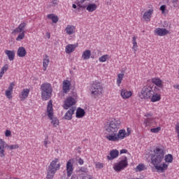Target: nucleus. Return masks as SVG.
<instances>
[{
  "label": "nucleus",
  "instance_id": "8",
  "mask_svg": "<svg viewBox=\"0 0 179 179\" xmlns=\"http://www.w3.org/2000/svg\"><path fill=\"white\" fill-rule=\"evenodd\" d=\"M47 113L51 122L55 128L59 125V120L57 117H54V109L52 108V101L50 100L48 103Z\"/></svg>",
  "mask_w": 179,
  "mask_h": 179
},
{
  "label": "nucleus",
  "instance_id": "33",
  "mask_svg": "<svg viewBox=\"0 0 179 179\" xmlns=\"http://www.w3.org/2000/svg\"><path fill=\"white\" fill-rule=\"evenodd\" d=\"M85 110L82 109V108H78L76 111V117L77 118H83L85 117Z\"/></svg>",
  "mask_w": 179,
  "mask_h": 179
},
{
  "label": "nucleus",
  "instance_id": "14",
  "mask_svg": "<svg viewBox=\"0 0 179 179\" xmlns=\"http://www.w3.org/2000/svg\"><path fill=\"white\" fill-rule=\"evenodd\" d=\"M8 143L2 138H0V157L3 159L6 155L5 154V149L8 148Z\"/></svg>",
  "mask_w": 179,
  "mask_h": 179
},
{
  "label": "nucleus",
  "instance_id": "48",
  "mask_svg": "<svg viewBox=\"0 0 179 179\" xmlns=\"http://www.w3.org/2000/svg\"><path fill=\"white\" fill-rule=\"evenodd\" d=\"M80 171H81V173H87V168L81 167Z\"/></svg>",
  "mask_w": 179,
  "mask_h": 179
},
{
  "label": "nucleus",
  "instance_id": "37",
  "mask_svg": "<svg viewBox=\"0 0 179 179\" xmlns=\"http://www.w3.org/2000/svg\"><path fill=\"white\" fill-rule=\"evenodd\" d=\"M146 166L143 164H139L136 167V171H143L144 170H146Z\"/></svg>",
  "mask_w": 179,
  "mask_h": 179
},
{
  "label": "nucleus",
  "instance_id": "56",
  "mask_svg": "<svg viewBox=\"0 0 179 179\" xmlns=\"http://www.w3.org/2000/svg\"><path fill=\"white\" fill-rule=\"evenodd\" d=\"M78 6H79V8H86V6H81L80 4H78Z\"/></svg>",
  "mask_w": 179,
  "mask_h": 179
},
{
  "label": "nucleus",
  "instance_id": "2",
  "mask_svg": "<svg viewBox=\"0 0 179 179\" xmlns=\"http://www.w3.org/2000/svg\"><path fill=\"white\" fill-rule=\"evenodd\" d=\"M151 156V164L154 166L157 173H164L169 169V164L163 163L164 159V148L162 147H155Z\"/></svg>",
  "mask_w": 179,
  "mask_h": 179
},
{
  "label": "nucleus",
  "instance_id": "52",
  "mask_svg": "<svg viewBox=\"0 0 179 179\" xmlns=\"http://www.w3.org/2000/svg\"><path fill=\"white\" fill-rule=\"evenodd\" d=\"M43 145L46 148H48V140H45L43 142Z\"/></svg>",
  "mask_w": 179,
  "mask_h": 179
},
{
  "label": "nucleus",
  "instance_id": "55",
  "mask_svg": "<svg viewBox=\"0 0 179 179\" xmlns=\"http://www.w3.org/2000/svg\"><path fill=\"white\" fill-rule=\"evenodd\" d=\"M173 87H174L175 89H177L178 90H179V85H173Z\"/></svg>",
  "mask_w": 179,
  "mask_h": 179
},
{
  "label": "nucleus",
  "instance_id": "47",
  "mask_svg": "<svg viewBox=\"0 0 179 179\" xmlns=\"http://www.w3.org/2000/svg\"><path fill=\"white\" fill-rule=\"evenodd\" d=\"M10 135H12V132L10 131V130H6L5 136L6 137H9L10 136Z\"/></svg>",
  "mask_w": 179,
  "mask_h": 179
},
{
  "label": "nucleus",
  "instance_id": "39",
  "mask_svg": "<svg viewBox=\"0 0 179 179\" xmlns=\"http://www.w3.org/2000/svg\"><path fill=\"white\" fill-rule=\"evenodd\" d=\"M161 131H162V127H160L150 129V132H152V134H159Z\"/></svg>",
  "mask_w": 179,
  "mask_h": 179
},
{
  "label": "nucleus",
  "instance_id": "38",
  "mask_svg": "<svg viewBox=\"0 0 179 179\" xmlns=\"http://www.w3.org/2000/svg\"><path fill=\"white\" fill-rule=\"evenodd\" d=\"M8 69H9V64H4L1 69L0 73L3 76V75H5V72H6Z\"/></svg>",
  "mask_w": 179,
  "mask_h": 179
},
{
  "label": "nucleus",
  "instance_id": "1",
  "mask_svg": "<svg viewBox=\"0 0 179 179\" xmlns=\"http://www.w3.org/2000/svg\"><path fill=\"white\" fill-rule=\"evenodd\" d=\"M152 83L155 86L147 84L138 93V96L141 100H150L152 103H156L162 100V94L160 89L164 87L163 80L158 77H155L151 79Z\"/></svg>",
  "mask_w": 179,
  "mask_h": 179
},
{
  "label": "nucleus",
  "instance_id": "53",
  "mask_svg": "<svg viewBox=\"0 0 179 179\" xmlns=\"http://www.w3.org/2000/svg\"><path fill=\"white\" fill-rule=\"evenodd\" d=\"M83 163H85V162L83 161V159H82L81 158H80V159H78V164H79L80 166H82V165H83Z\"/></svg>",
  "mask_w": 179,
  "mask_h": 179
},
{
  "label": "nucleus",
  "instance_id": "31",
  "mask_svg": "<svg viewBox=\"0 0 179 179\" xmlns=\"http://www.w3.org/2000/svg\"><path fill=\"white\" fill-rule=\"evenodd\" d=\"M55 173H57L55 171L50 169V168H48L46 179L54 178V176H55Z\"/></svg>",
  "mask_w": 179,
  "mask_h": 179
},
{
  "label": "nucleus",
  "instance_id": "5",
  "mask_svg": "<svg viewBox=\"0 0 179 179\" xmlns=\"http://www.w3.org/2000/svg\"><path fill=\"white\" fill-rule=\"evenodd\" d=\"M127 137V131L124 129H120L117 133L105 136L106 139L109 142H120V141H122V139H125Z\"/></svg>",
  "mask_w": 179,
  "mask_h": 179
},
{
  "label": "nucleus",
  "instance_id": "50",
  "mask_svg": "<svg viewBox=\"0 0 179 179\" xmlns=\"http://www.w3.org/2000/svg\"><path fill=\"white\" fill-rule=\"evenodd\" d=\"M124 153H128V150L122 149L120 150V155H124Z\"/></svg>",
  "mask_w": 179,
  "mask_h": 179
},
{
  "label": "nucleus",
  "instance_id": "42",
  "mask_svg": "<svg viewBox=\"0 0 179 179\" xmlns=\"http://www.w3.org/2000/svg\"><path fill=\"white\" fill-rule=\"evenodd\" d=\"M95 167L96 169H103V167H104V164L101 163V162H96L95 163Z\"/></svg>",
  "mask_w": 179,
  "mask_h": 179
},
{
  "label": "nucleus",
  "instance_id": "6",
  "mask_svg": "<svg viewBox=\"0 0 179 179\" xmlns=\"http://www.w3.org/2000/svg\"><path fill=\"white\" fill-rule=\"evenodd\" d=\"M42 100L47 101L52 96V86L48 83H44L41 85Z\"/></svg>",
  "mask_w": 179,
  "mask_h": 179
},
{
  "label": "nucleus",
  "instance_id": "34",
  "mask_svg": "<svg viewBox=\"0 0 179 179\" xmlns=\"http://www.w3.org/2000/svg\"><path fill=\"white\" fill-rule=\"evenodd\" d=\"M48 19H50L52 21L53 23H57L59 18L58 16L54 15V14H49L47 15Z\"/></svg>",
  "mask_w": 179,
  "mask_h": 179
},
{
  "label": "nucleus",
  "instance_id": "40",
  "mask_svg": "<svg viewBox=\"0 0 179 179\" xmlns=\"http://www.w3.org/2000/svg\"><path fill=\"white\" fill-rule=\"evenodd\" d=\"M159 9L162 11V15H166V13H169V10L166 9V5L161 6Z\"/></svg>",
  "mask_w": 179,
  "mask_h": 179
},
{
  "label": "nucleus",
  "instance_id": "46",
  "mask_svg": "<svg viewBox=\"0 0 179 179\" xmlns=\"http://www.w3.org/2000/svg\"><path fill=\"white\" fill-rule=\"evenodd\" d=\"M51 3L52 6H57L58 5V0H51Z\"/></svg>",
  "mask_w": 179,
  "mask_h": 179
},
{
  "label": "nucleus",
  "instance_id": "10",
  "mask_svg": "<svg viewBox=\"0 0 179 179\" xmlns=\"http://www.w3.org/2000/svg\"><path fill=\"white\" fill-rule=\"evenodd\" d=\"M128 167V158L124 157V159H122L120 162L114 165L113 169L115 171H122L124 169Z\"/></svg>",
  "mask_w": 179,
  "mask_h": 179
},
{
  "label": "nucleus",
  "instance_id": "25",
  "mask_svg": "<svg viewBox=\"0 0 179 179\" xmlns=\"http://www.w3.org/2000/svg\"><path fill=\"white\" fill-rule=\"evenodd\" d=\"M17 57H20V58H24V57L27 55V51L26 50V48H24L23 46L18 48L17 50Z\"/></svg>",
  "mask_w": 179,
  "mask_h": 179
},
{
  "label": "nucleus",
  "instance_id": "44",
  "mask_svg": "<svg viewBox=\"0 0 179 179\" xmlns=\"http://www.w3.org/2000/svg\"><path fill=\"white\" fill-rule=\"evenodd\" d=\"M173 8H178V0H172L171 1Z\"/></svg>",
  "mask_w": 179,
  "mask_h": 179
},
{
  "label": "nucleus",
  "instance_id": "19",
  "mask_svg": "<svg viewBox=\"0 0 179 179\" xmlns=\"http://www.w3.org/2000/svg\"><path fill=\"white\" fill-rule=\"evenodd\" d=\"M64 31L66 34L68 36H73L75 33H76V26L72 25V24H68L65 29Z\"/></svg>",
  "mask_w": 179,
  "mask_h": 179
},
{
  "label": "nucleus",
  "instance_id": "58",
  "mask_svg": "<svg viewBox=\"0 0 179 179\" xmlns=\"http://www.w3.org/2000/svg\"><path fill=\"white\" fill-rule=\"evenodd\" d=\"M86 1H87V0H81L80 2V3H84V2Z\"/></svg>",
  "mask_w": 179,
  "mask_h": 179
},
{
  "label": "nucleus",
  "instance_id": "29",
  "mask_svg": "<svg viewBox=\"0 0 179 179\" xmlns=\"http://www.w3.org/2000/svg\"><path fill=\"white\" fill-rule=\"evenodd\" d=\"M97 10V5L94 3H90L86 6V10L92 13Z\"/></svg>",
  "mask_w": 179,
  "mask_h": 179
},
{
  "label": "nucleus",
  "instance_id": "36",
  "mask_svg": "<svg viewBox=\"0 0 179 179\" xmlns=\"http://www.w3.org/2000/svg\"><path fill=\"white\" fill-rule=\"evenodd\" d=\"M111 57L108 55H103L101 57L99 58V62H106V61H109Z\"/></svg>",
  "mask_w": 179,
  "mask_h": 179
},
{
  "label": "nucleus",
  "instance_id": "24",
  "mask_svg": "<svg viewBox=\"0 0 179 179\" xmlns=\"http://www.w3.org/2000/svg\"><path fill=\"white\" fill-rule=\"evenodd\" d=\"M120 155V151L118 150H112L110 151L109 155L107 156L108 160H114Z\"/></svg>",
  "mask_w": 179,
  "mask_h": 179
},
{
  "label": "nucleus",
  "instance_id": "59",
  "mask_svg": "<svg viewBox=\"0 0 179 179\" xmlns=\"http://www.w3.org/2000/svg\"><path fill=\"white\" fill-rule=\"evenodd\" d=\"M3 76L0 73V79H2V77H3Z\"/></svg>",
  "mask_w": 179,
  "mask_h": 179
},
{
  "label": "nucleus",
  "instance_id": "18",
  "mask_svg": "<svg viewBox=\"0 0 179 179\" xmlns=\"http://www.w3.org/2000/svg\"><path fill=\"white\" fill-rule=\"evenodd\" d=\"M13 87H15V83L12 82L10 83L8 90L5 92L6 97H7L8 100L12 99V98L13 97L12 96V94H13Z\"/></svg>",
  "mask_w": 179,
  "mask_h": 179
},
{
  "label": "nucleus",
  "instance_id": "21",
  "mask_svg": "<svg viewBox=\"0 0 179 179\" xmlns=\"http://www.w3.org/2000/svg\"><path fill=\"white\" fill-rule=\"evenodd\" d=\"M71 179H93V177L87 173H81L79 175H73Z\"/></svg>",
  "mask_w": 179,
  "mask_h": 179
},
{
  "label": "nucleus",
  "instance_id": "51",
  "mask_svg": "<svg viewBox=\"0 0 179 179\" xmlns=\"http://www.w3.org/2000/svg\"><path fill=\"white\" fill-rule=\"evenodd\" d=\"M131 42H132V44H136L137 42H136V36H133L132 39H131Z\"/></svg>",
  "mask_w": 179,
  "mask_h": 179
},
{
  "label": "nucleus",
  "instance_id": "35",
  "mask_svg": "<svg viewBox=\"0 0 179 179\" xmlns=\"http://www.w3.org/2000/svg\"><path fill=\"white\" fill-rule=\"evenodd\" d=\"M173 160H174V158L173 157V155L171 154H168L165 155L164 161L166 164H167V163H171Z\"/></svg>",
  "mask_w": 179,
  "mask_h": 179
},
{
  "label": "nucleus",
  "instance_id": "26",
  "mask_svg": "<svg viewBox=\"0 0 179 179\" xmlns=\"http://www.w3.org/2000/svg\"><path fill=\"white\" fill-rule=\"evenodd\" d=\"M143 124L145 127H155L156 121L152 117H147L144 120Z\"/></svg>",
  "mask_w": 179,
  "mask_h": 179
},
{
  "label": "nucleus",
  "instance_id": "28",
  "mask_svg": "<svg viewBox=\"0 0 179 179\" xmlns=\"http://www.w3.org/2000/svg\"><path fill=\"white\" fill-rule=\"evenodd\" d=\"M4 52L6 55H7L9 61H13L15 59V50H6Z\"/></svg>",
  "mask_w": 179,
  "mask_h": 179
},
{
  "label": "nucleus",
  "instance_id": "17",
  "mask_svg": "<svg viewBox=\"0 0 179 179\" xmlns=\"http://www.w3.org/2000/svg\"><path fill=\"white\" fill-rule=\"evenodd\" d=\"M71 81L69 80H64L62 82V91L63 94H67V93H69V90H71Z\"/></svg>",
  "mask_w": 179,
  "mask_h": 179
},
{
  "label": "nucleus",
  "instance_id": "23",
  "mask_svg": "<svg viewBox=\"0 0 179 179\" xmlns=\"http://www.w3.org/2000/svg\"><path fill=\"white\" fill-rule=\"evenodd\" d=\"M76 110V107L72 106L64 115V120H72V115H73V113Z\"/></svg>",
  "mask_w": 179,
  "mask_h": 179
},
{
  "label": "nucleus",
  "instance_id": "20",
  "mask_svg": "<svg viewBox=\"0 0 179 179\" xmlns=\"http://www.w3.org/2000/svg\"><path fill=\"white\" fill-rule=\"evenodd\" d=\"M29 94H30V90L27 88L23 89L18 95L20 101H24L29 97Z\"/></svg>",
  "mask_w": 179,
  "mask_h": 179
},
{
  "label": "nucleus",
  "instance_id": "43",
  "mask_svg": "<svg viewBox=\"0 0 179 179\" xmlns=\"http://www.w3.org/2000/svg\"><path fill=\"white\" fill-rule=\"evenodd\" d=\"M132 50L134 54H136V51H138V43H133Z\"/></svg>",
  "mask_w": 179,
  "mask_h": 179
},
{
  "label": "nucleus",
  "instance_id": "4",
  "mask_svg": "<svg viewBox=\"0 0 179 179\" xmlns=\"http://www.w3.org/2000/svg\"><path fill=\"white\" fill-rule=\"evenodd\" d=\"M90 92L92 99H100V96L103 95V85L100 82L95 81L91 84Z\"/></svg>",
  "mask_w": 179,
  "mask_h": 179
},
{
  "label": "nucleus",
  "instance_id": "7",
  "mask_svg": "<svg viewBox=\"0 0 179 179\" xmlns=\"http://www.w3.org/2000/svg\"><path fill=\"white\" fill-rule=\"evenodd\" d=\"M27 26V22H21L19 25L18 27L15 28L13 29L12 31L11 34H16L17 33H20L18 34L17 37L16 38V41H22L25 37V31L24 29H26V27Z\"/></svg>",
  "mask_w": 179,
  "mask_h": 179
},
{
  "label": "nucleus",
  "instance_id": "13",
  "mask_svg": "<svg viewBox=\"0 0 179 179\" xmlns=\"http://www.w3.org/2000/svg\"><path fill=\"white\" fill-rule=\"evenodd\" d=\"M132 94H134L132 91H129L125 88L120 90V96L123 100H128V99H131V97H132Z\"/></svg>",
  "mask_w": 179,
  "mask_h": 179
},
{
  "label": "nucleus",
  "instance_id": "49",
  "mask_svg": "<svg viewBox=\"0 0 179 179\" xmlns=\"http://www.w3.org/2000/svg\"><path fill=\"white\" fill-rule=\"evenodd\" d=\"M153 115V114H152V113H147L144 115L145 117H146L147 118H149V117H152Z\"/></svg>",
  "mask_w": 179,
  "mask_h": 179
},
{
  "label": "nucleus",
  "instance_id": "30",
  "mask_svg": "<svg viewBox=\"0 0 179 179\" xmlns=\"http://www.w3.org/2000/svg\"><path fill=\"white\" fill-rule=\"evenodd\" d=\"M90 57H92V51H90V50H86L83 51L82 55V59L84 61H86L87 59H90Z\"/></svg>",
  "mask_w": 179,
  "mask_h": 179
},
{
  "label": "nucleus",
  "instance_id": "11",
  "mask_svg": "<svg viewBox=\"0 0 179 179\" xmlns=\"http://www.w3.org/2000/svg\"><path fill=\"white\" fill-rule=\"evenodd\" d=\"M48 169L57 172L59 169H61V162H59V159L55 158L48 166Z\"/></svg>",
  "mask_w": 179,
  "mask_h": 179
},
{
  "label": "nucleus",
  "instance_id": "57",
  "mask_svg": "<svg viewBox=\"0 0 179 179\" xmlns=\"http://www.w3.org/2000/svg\"><path fill=\"white\" fill-rule=\"evenodd\" d=\"M72 7L73 8V9H76V4H73Z\"/></svg>",
  "mask_w": 179,
  "mask_h": 179
},
{
  "label": "nucleus",
  "instance_id": "54",
  "mask_svg": "<svg viewBox=\"0 0 179 179\" xmlns=\"http://www.w3.org/2000/svg\"><path fill=\"white\" fill-rule=\"evenodd\" d=\"M46 36H47V37H48V38H50V37H51V34H50V33H47L46 34Z\"/></svg>",
  "mask_w": 179,
  "mask_h": 179
},
{
  "label": "nucleus",
  "instance_id": "12",
  "mask_svg": "<svg viewBox=\"0 0 179 179\" xmlns=\"http://www.w3.org/2000/svg\"><path fill=\"white\" fill-rule=\"evenodd\" d=\"M66 171L67 177H71L73 174V159H69L66 162Z\"/></svg>",
  "mask_w": 179,
  "mask_h": 179
},
{
  "label": "nucleus",
  "instance_id": "9",
  "mask_svg": "<svg viewBox=\"0 0 179 179\" xmlns=\"http://www.w3.org/2000/svg\"><path fill=\"white\" fill-rule=\"evenodd\" d=\"M78 99V95L74 94L73 96H68L64 101V103L63 105V108L64 110H69L72 107V106H75L76 104V100Z\"/></svg>",
  "mask_w": 179,
  "mask_h": 179
},
{
  "label": "nucleus",
  "instance_id": "27",
  "mask_svg": "<svg viewBox=\"0 0 179 179\" xmlns=\"http://www.w3.org/2000/svg\"><path fill=\"white\" fill-rule=\"evenodd\" d=\"M50 65V57L48 55H45L43 59V69L44 71H47Z\"/></svg>",
  "mask_w": 179,
  "mask_h": 179
},
{
  "label": "nucleus",
  "instance_id": "32",
  "mask_svg": "<svg viewBox=\"0 0 179 179\" xmlns=\"http://www.w3.org/2000/svg\"><path fill=\"white\" fill-rule=\"evenodd\" d=\"M124 75L122 73L117 74V77L116 79V84L118 86V87L121 86V83H122V80H124Z\"/></svg>",
  "mask_w": 179,
  "mask_h": 179
},
{
  "label": "nucleus",
  "instance_id": "41",
  "mask_svg": "<svg viewBox=\"0 0 179 179\" xmlns=\"http://www.w3.org/2000/svg\"><path fill=\"white\" fill-rule=\"evenodd\" d=\"M8 149H9V150H14L15 149H19V145L15 144V145H8Z\"/></svg>",
  "mask_w": 179,
  "mask_h": 179
},
{
  "label": "nucleus",
  "instance_id": "16",
  "mask_svg": "<svg viewBox=\"0 0 179 179\" xmlns=\"http://www.w3.org/2000/svg\"><path fill=\"white\" fill-rule=\"evenodd\" d=\"M155 34L159 36V37H163L170 34V31L167 30L166 28H156L154 31Z\"/></svg>",
  "mask_w": 179,
  "mask_h": 179
},
{
  "label": "nucleus",
  "instance_id": "45",
  "mask_svg": "<svg viewBox=\"0 0 179 179\" xmlns=\"http://www.w3.org/2000/svg\"><path fill=\"white\" fill-rule=\"evenodd\" d=\"M131 132H132V129H131V128H129V127H127V131H126L127 136H129V135H131Z\"/></svg>",
  "mask_w": 179,
  "mask_h": 179
},
{
  "label": "nucleus",
  "instance_id": "60",
  "mask_svg": "<svg viewBox=\"0 0 179 179\" xmlns=\"http://www.w3.org/2000/svg\"><path fill=\"white\" fill-rule=\"evenodd\" d=\"M87 1H90V0H87Z\"/></svg>",
  "mask_w": 179,
  "mask_h": 179
},
{
  "label": "nucleus",
  "instance_id": "22",
  "mask_svg": "<svg viewBox=\"0 0 179 179\" xmlns=\"http://www.w3.org/2000/svg\"><path fill=\"white\" fill-rule=\"evenodd\" d=\"M78 45H79L78 43L67 45L65 48V52L66 54H72V52L77 48Z\"/></svg>",
  "mask_w": 179,
  "mask_h": 179
},
{
  "label": "nucleus",
  "instance_id": "3",
  "mask_svg": "<svg viewBox=\"0 0 179 179\" xmlns=\"http://www.w3.org/2000/svg\"><path fill=\"white\" fill-rule=\"evenodd\" d=\"M121 127V120L120 118H111L105 124L106 135H113L117 134Z\"/></svg>",
  "mask_w": 179,
  "mask_h": 179
},
{
  "label": "nucleus",
  "instance_id": "15",
  "mask_svg": "<svg viewBox=\"0 0 179 179\" xmlns=\"http://www.w3.org/2000/svg\"><path fill=\"white\" fill-rule=\"evenodd\" d=\"M155 13V10L153 8H150L144 12L143 15V19L145 22H150L152 19V16H153V13Z\"/></svg>",
  "mask_w": 179,
  "mask_h": 179
}]
</instances>
